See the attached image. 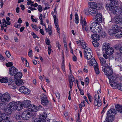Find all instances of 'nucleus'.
<instances>
[{
  "mask_svg": "<svg viewBox=\"0 0 122 122\" xmlns=\"http://www.w3.org/2000/svg\"><path fill=\"white\" fill-rule=\"evenodd\" d=\"M114 26V25H113L112 27V29H110L109 30L108 33L109 35H114V32L115 30L113 29V28Z\"/></svg>",
  "mask_w": 122,
  "mask_h": 122,
  "instance_id": "38",
  "label": "nucleus"
},
{
  "mask_svg": "<svg viewBox=\"0 0 122 122\" xmlns=\"http://www.w3.org/2000/svg\"><path fill=\"white\" fill-rule=\"evenodd\" d=\"M94 69L95 72L97 74H98L99 73V71L98 67L97 66H94Z\"/></svg>",
  "mask_w": 122,
  "mask_h": 122,
  "instance_id": "46",
  "label": "nucleus"
},
{
  "mask_svg": "<svg viewBox=\"0 0 122 122\" xmlns=\"http://www.w3.org/2000/svg\"><path fill=\"white\" fill-rule=\"evenodd\" d=\"M113 29L115 30L114 36L117 37H120L122 36V30L120 27L117 25H114Z\"/></svg>",
  "mask_w": 122,
  "mask_h": 122,
  "instance_id": "4",
  "label": "nucleus"
},
{
  "mask_svg": "<svg viewBox=\"0 0 122 122\" xmlns=\"http://www.w3.org/2000/svg\"><path fill=\"white\" fill-rule=\"evenodd\" d=\"M15 117L17 119H19L21 117V116L19 114H16Z\"/></svg>",
  "mask_w": 122,
  "mask_h": 122,
  "instance_id": "61",
  "label": "nucleus"
},
{
  "mask_svg": "<svg viewBox=\"0 0 122 122\" xmlns=\"http://www.w3.org/2000/svg\"><path fill=\"white\" fill-rule=\"evenodd\" d=\"M97 8L98 9L101 10L103 7V5L102 4L98 3L97 4Z\"/></svg>",
  "mask_w": 122,
  "mask_h": 122,
  "instance_id": "43",
  "label": "nucleus"
},
{
  "mask_svg": "<svg viewBox=\"0 0 122 122\" xmlns=\"http://www.w3.org/2000/svg\"><path fill=\"white\" fill-rule=\"evenodd\" d=\"M29 111L33 112H36L38 111V108L36 106L33 105H31L30 107L28 108Z\"/></svg>",
  "mask_w": 122,
  "mask_h": 122,
  "instance_id": "19",
  "label": "nucleus"
},
{
  "mask_svg": "<svg viewBox=\"0 0 122 122\" xmlns=\"http://www.w3.org/2000/svg\"><path fill=\"white\" fill-rule=\"evenodd\" d=\"M57 12L56 11V9L55 8L54 9V11H52L51 13V14L53 16V17H56V15L57 14Z\"/></svg>",
  "mask_w": 122,
  "mask_h": 122,
  "instance_id": "44",
  "label": "nucleus"
},
{
  "mask_svg": "<svg viewBox=\"0 0 122 122\" xmlns=\"http://www.w3.org/2000/svg\"><path fill=\"white\" fill-rule=\"evenodd\" d=\"M87 68H88L87 66H85L83 69V71L85 73H87L88 72Z\"/></svg>",
  "mask_w": 122,
  "mask_h": 122,
  "instance_id": "60",
  "label": "nucleus"
},
{
  "mask_svg": "<svg viewBox=\"0 0 122 122\" xmlns=\"http://www.w3.org/2000/svg\"><path fill=\"white\" fill-rule=\"evenodd\" d=\"M55 26L57 32L60 35V28L58 25V20L56 17H53Z\"/></svg>",
  "mask_w": 122,
  "mask_h": 122,
  "instance_id": "16",
  "label": "nucleus"
},
{
  "mask_svg": "<svg viewBox=\"0 0 122 122\" xmlns=\"http://www.w3.org/2000/svg\"><path fill=\"white\" fill-rule=\"evenodd\" d=\"M31 26L32 28L33 29L35 30L36 31H38L39 29L37 27V26L36 25H34L33 24H31Z\"/></svg>",
  "mask_w": 122,
  "mask_h": 122,
  "instance_id": "45",
  "label": "nucleus"
},
{
  "mask_svg": "<svg viewBox=\"0 0 122 122\" xmlns=\"http://www.w3.org/2000/svg\"><path fill=\"white\" fill-rule=\"evenodd\" d=\"M114 21L115 23H118L122 22V20L120 16H116L114 18Z\"/></svg>",
  "mask_w": 122,
  "mask_h": 122,
  "instance_id": "34",
  "label": "nucleus"
},
{
  "mask_svg": "<svg viewBox=\"0 0 122 122\" xmlns=\"http://www.w3.org/2000/svg\"><path fill=\"white\" fill-rule=\"evenodd\" d=\"M115 108L118 112L122 113V106L117 105L116 106Z\"/></svg>",
  "mask_w": 122,
  "mask_h": 122,
  "instance_id": "35",
  "label": "nucleus"
},
{
  "mask_svg": "<svg viewBox=\"0 0 122 122\" xmlns=\"http://www.w3.org/2000/svg\"><path fill=\"white\" fill-rule=\"evenodd\" d=\"M89 8L96 9L97 6V4L94 2H90L88 3Z\"/></svg>",
  "mask_w": 122,
  "mask_h": 122,
  "instance_id": "20",
  "label": "nucleus"
},
{
  "mask_svg": "<svg viewBox=\"0 0 122 122\" xmlns=\"http://www.w3.org/2000/svg\"><path fill=\"white\" fill-rule=\"evenodd\" d=\"M51 48V46H49L48 47V53L49 55L50 54V53H51L52 51V50Z\"/></svg>",
  "mask_w": 122,
  "mask_h": 122,
  "instance_id": "50",
  "label": "nucleus"
},
{
  "mask_svg": "<svg viewBox=\"0 0 122 122\" xmlns=\"http://www.w3.org/2000/svg\"><path fill=\"white\" fill-rule=\"evenodd\" d=\"M80 19V23L82 25V29L84 30L85 28V26H86V19L84 18L83 21V17L82 16H81Z\"/></svg>",
  "mask_w": 122,
  "mask_h": 122,
  "instance_id": "22",
  "label": "nucleus"
},
{
  "mask_svg": "<svg viewBox=\"0 0 122 122\" xmlns=\"http://www.w3.org/2000/svg\"><path fill=\"white\" fill-rule=\"evenodd\" d=\"M17 71V69L14 66L10 67L9 70V74L10 76H13Z\"/></svg>",
  "mask_w": 122,
  "mask_h": 122,
  "instance_id": "13",
  "label": "nucleus"
},
{
  "mask_svg": "<svg viewBox=\"0 0 122 122\" xmlns=\"http://www.w3.org/2000/svg\"><path fill=\"white\" fill-rule=\"evenodd\" d=\"M90 30L93 33H99L102 30V28L100 24L97 22L92 23L90 26Z\"/></svg>",
  "mask_w": 122,
  "mask_h": 122,
  "instance_id": "2",
  "label": "nucleus"
},
{
  "mask_svg": "<svg viewBox=\"0 0 122 122\" xmlns=\"http://www.w3.org/2000/svg\"><path fill=\"white\" fill-rule=\"evenodd\" d=\"M117 87L119 90L122 91V83H121L117 85Z\"/></svg>",
  "mask_w": 122,
  "mask_h": 122,
  "instance_id": "48",
  "label": "nucleus"
},
{
  "mask_svg": "<svg viewBox=\"0 0 122 122\" xmlns=\"http://www.w3.org/2000/svg\"><path fill=\"white\" fill-rule=\"evenodd\" d=\"M37 9L38 11L40 12H41L43 10L42 8L41 5H39Z\"/></svg>",
  "mask_w": 122,
  "mask_h": 122,
  "instance_id": "54",
  "label": "nucleus"
},
{
  "mask_svg": "<svg viewBox=\"0 0 122 122\" xmlns=\"http://www.w3.org/2000/svg\"><path fill=\"white\" fill-rule=\"evenodd\" d=\"M41 104L43 105L46 106L47 105L48 103V101L46 98V96L42 94L41 95Z\"/></svg>",
  "mask_w": 122,
  "mask_h": 122,
  "instance_id": "10",
  "label": "nucleus"
},
{
  "mask_svg": "<svg viewBox=\"0 0 122 122\" xmlns=\"http://www.w3.org/2000/svg\"><path fill=\"white\" fill-rule=\"evenodd\" d=\"M30 113L29 111L26 110L24 111L22 113L21 117L24 119L28 120L30 117Z\"/></svg>",
  "mask_w": 122,
  "mask_h": 122,
  "instance_id": "9",
  "label": "nucleus"
},
{
  "mask_svg": "<svg viewBox=\"0 0 122 122\" xmlns=\"http://www.w3.org/2000/svg\"><path fill=\"white\" fill-rule=\"evenodd\" d=\"M10 98V94L7 92L3 94L0 97V100L3 102H9Z\"/></svg>",
  "mask_w": 122,
  "mask_h": 122,
  "instance_id": "5",
  "label": "nucleus"
},
{
  "mask_svg": "<svg viewBox=\"0 0 122 122\" xmlns=\"http://www.w3.org/2000/svg\"><path fill=\"white\" fill-rule=\"evenodd\" d=\"M13 65L12 62H9L6 64V66L7 67H10L12 66Z\"/></svg>",
  "mask_w": 122,
  "mask_h": 122,
  "instance_id": "55",
  "label": "nucleus"
},
{
  "mask_svg": "<svg viewBox=\"0 0 122 122\" xmlns=\"http://www.w3.org/2000/svg\"><path fill=\"white\" fill-rule=\"evenodd\" d=\"M99 59L102 65L103 66V68L104 67V66H106V65L105 64V63L106 62V60L102 57H100Z\"/></svg>",
  "mask_w": 122,
  "mask_h": 122,
  "instance_id": "36",
  "label": "nucleus"
},
{
  "mask_svg": "<svg viewBox=\"0 0 122 122\" xmlns=\"http://www.w3.org/2000/svg\"><path fill=\"white\" fill-rule=\"evenodd\" d=\"M106 33L104 32H102L101 34V36L103 37H104L106 36Z\"/></svg>",
  "mask_w": 122,
  "mask_h": 122,
  "instance_id": "62",
  "label": "nucleus"
},
{
  "mask_svg": "<svg viewBox=\"0 0 122 122\" xmlns=\"http://www.w3.org/2000/svg\"><path fill=\"white\" fill-rule=\"evenodd\" d=\"M14 76V78L17 80L22 77V74L21 72H19L16 73H15Z\"/></svg>",
  "mask_w": 122,
  "mask_h": 122,
  "instance_id": "24",
  "label": "nucleus"
},
{
  "mask_svg": "<svg viewBox=\"0 0 122 122\" xmlns=\"http://www.w3.org/2000/svg\"><path fill=\"white\" fill-rule=\"evenodd\" d=\"M5 54L6 56L8 58L10 57V53L9 51H6L5 52Z\"/></svg>",
  "mask_w": 122,
  "mask_h": 122,
  "instance_id": "52",
  "label": "nucleus"
},
{
  "mask_svg": "<svg viewBox=\"0 0 122 122\" xmlns=\"http://www.w3.org/2000/svg\"><path fill=\"white\" fill-rule=\"evenodd\" d=\"M60 94L59 92H57L56 94V97L58 99H59L60 98Z\"/></svg>",
  "mask_w": 122,
  "mask_h": 122,
  "instance_id": "64",
  "label": "nucleus"
},
{
  "mask_svg": "<svg viewBox=\"0 0 122 122\" xmlns=\"http://www.w3.org/2000/svg\"><path fill=\"white\" fill-rule=\"evenodd\" d=\"M28 55L30 57H32V50H30L28 53Z\"/></svg>",
  "mask_w": 122,
  "mask_h": 122,
  "instance_id": "57",
  "label": "nucleus"
},
{
  "mask_svg": "<svg viewBox=\"0 0 122 122\" xmlns=\"http://www.w3.org/2000/svg\"><path fill=\"white\" fill-rule=\"evenodd\" d=\"M69 81H71L72 82L75 81V79L73 76H71L69 78Z\"/></svg>",
  "mask_w": 122,
  "mask_h": 122,
  "instance_id": "51",
  "label": "nucleus"
},
{
  "mask_svg": "<svg viewBox=\"0 0 122 122\" xmlns=\"http://www.w3.org/2000/svg\"><path fill=\"white\" fill-rule=\"evenodd\" d=\"M108 77L109 80V81H116L117 78L116 75L113 74H112L111 75L108 76Z\"/></svg>",
  "mask_w": 122,
  "mask_h": 122,
  "instance_id": "23",
  "label": "nucleus"
},
{
  "mask_svg": "<svg viewBox=\"0 0 122 122\" xmlns=\"http://www.w3.org/2000/svg\"><path fill=\"white\" fill-rule=\"evenodd\" d=\"M82 48L84 49V50L85 53H91L92 52L91 49L88 47V46H82Z\"/></svg>",
  "mask_w": 122,
  "mask_h": 122,
  "instance_id": "25",
  "label": "nucleus"
},
{
  "mask_svg": "<svg viewBox=\"0 0 122 122\" xmlns=\"http://www.w3.org/2000/svg\"><path fill=\"white\" fill-rule=\"evenodd\" d=\"M21 60H22V62L24 63V61H27V60L25 59V58L22 57H21Z\"/></svg>",
  "mask_w": 122,
  "mask_h": 122,
  "instance_id": "59",
  "label": "nucleus"
},
{
  "mask_svg": "<svg viewBox=\"0 0 122 122\" xmlns=\"http://www.w3.org/2000/svg\"><path fill=\"white\" fill-rule=\"evenodd\" d=\"M114 118V117L111 116L109 115H107L106 120L107 122H112L113 121Z\"/></svg>",
  "mask_w": 122,
  "mask_h": 122,
  "instance_id": "28",
  "label": "nucleus"
},
{
  "mask_svg": "<svg viewBox=\"0 0 122 122\" xmlns=\"http://www.w3.org/2000/svg\"><path fill=\"white\" fill-rule=\"evenodd\" d=\"M22 102L20 101H18L15 102V109L18 110H20L23 108Z\"/></svg>",
  "mask_w": 122,
  "mask_h": 122,
  "instance_id": "12",
  "label": "nucleus"
},
{
  "mask_svg": "<svg viewBox=\"0 0 122 122\" xmlns=\"http://www.w3.org/2000/svg\"><path fill=\"white\" fill-rule=\"evenodd\" d=\"M15 102H12L10 103L9 104V107L11 108L12 110H14L15 109Z\"/></svg>",
  "mask_w": 122,
  "mask_h": 122,
  "instance_id": "27",
  "label": "nucleus"
},
{
  "mask_svg": "<svg viewBox=\"0 0 122 122\" xmlns=\"http://www.w3.org/2000/svg\"><path fill=\"white\" fill-rule=\"evenodd\" d=\"M75 22L76 24H78L79 22V19L78 18V15L77 14L75 13Z\"/></svg>",
  "mask_w": 122,
  "mask_h": 122,
  "instance_id": "41",
  "label": "nucleus"
},
{
  "mask_svg": "<svg viewBox=\"0 0 122 122\" xmlns=\"http://www.w3.org/2000/svg\"><path fill=\"white\" fill-rule=\"evenodd\" d=\"M19 91L21 93L27 94H29L30 92V90L24 86L21 87L19 89Z\"/></svg>",
  "mask_w": 122,
  "mask_h": 122,
  "instance_id": "11",
  "label": "nucleus"
},
{
  "mask_svg": "<svg viewBox=\"0 0 122 122\" xmlns=\"http://www.w3.org/2000/svg\"><path fill=\"white\" fill-rule=\"evenodd\" d=\"M115 48L117 50H119L121 53H122V46H116Z\"/></svg>",
  "mask_w": 122,
  "mask_h": 122,
  "instance_id": "47",
  "label": "nucleus"
},
{
  "mask_svg": "<svg viewBox=\"0 0 122 122\" xmlns=\"http://www.w3.org/2000/svg\"><path fill=\"white\" fill-rule=\"evenodd\" d=\"M85 84L87 85H88L89 83L88 78V77H86V78L85 79Z\"/></svg>",
  "mask_w": 122,
  "mask_h": 122,
  "instance_id": "58",
  "label": "nucleus"
},
{
  "mask_svg": "<svg viewBox=\"0 0 122 122\" xmlns=\"http://www.w3.org/2000/svg\"><path fill=\"white\" fill-rule=\"evenodd\" d=\"M2 119V120H6L8 119V117H7L6 115L5 114L2 113L1 114V116H0Z\"/></svg>",
  "mask_w": 122,
  "mask_h": 122,
  "instance_id": "40",
  "label": "nucleus"
},
{
  "mask_svg": "<svg viewBox=\"0 0 122 122\" xmlns=\"http://www.w3.org/2000/svg\"><path fill=\"white\" fill-rule=\"evenodd\" d=\"M10 24V22H6L5 19H3L2 20V24L1 26H3L6 27L7 26L6 24L7 25H9Z\"/></svg>",
  "mask_w": 122,
  "mask_h": 122,
  "instance_id": "32",
  "label": "nucleus"
},
{
  "mask_svg": "<svg viewBox=\"0 0 122 122\" xmlns=\"http://www.w3.org/2000/svg\"><path fill=\"white\" fill-rule=\"evenodd\" d=\"M8 79L7 77H2L0 79V82L2 83H5L7 82Z\"/></svg>",
  "mask_w": 122,
  "mask_h": 122,
  "instance_id": "33",
  "label": "nucleus"
},
{
  "mask_svg": "<svg viewBox=\"0 0 122 122\" xmlns=\"http://www.w3.org/2000/svg\"><path fill=\"white\" fill-rule=\"evenodd\" d=\"M116 110L114 109H111L107 112V115H109L110 116L113 117H114V115L115 114Z\"/></svg>",
  "mask_w": 122,
  "mask_h": 122,
  "instance_id": "21",
  "label": "nucleus"
},
{
  "mask_svg": "<svg viewBox=\"0 0 122 122\" xmlns=\"http://www.w3.org/2000/svg\"><path fill=\"white\" fill-rule=\"evenodd\" d=\"M23 106L25 107H30L31 104V102L29 100H26L22 102Z\"/></svg>",
  "mask_w": 122,
  "mask_h": 122,
  "instance_id": "18",
  "label": "nucleus"
},
{
  "mask_svg": "<svg viewBox=\"0 0 122 122\" xmlns=\"http://www.w3.org/2000/svg\"><path fill=\"white\" fill-rule=\"evenodd\" d=\"M88 63L90 66H93L94 67L97 66V64L95 59L93 58L90 61L88 62Z\"/></svg>",
  "mask_w": 122,
  "mask_h": 122,
  "instance_id": "15",
  "label": "nucleus"
},
{
  "mask_svg": "<svg viewBox=\"0 0 122 122\" xmlns=\"http://www.w3.org/2000/svg\"><path fill=\"white\" fill-rule=\"evenodd\" d=\"M45 28L46 31L50 35H51L52 34L51 26H49L48 28L47 29L46 26H45Z\"/></svg>",
  "mask_w": 122,
  "mask_h": 122,
  "instance_id": "37",
  "label": "nucleus"
},
{
  "mask_svg": "<svg viewBox=\"0 0 122 122\" xmlns=\"http://www.w3.org/2000/svg\"><path fill=\"white\" fill-rule=\"evenodd\" d=\"M88 11L89 14L93 16H95L98 13L97 10L95 8H89Z\"/></svg>",
  "mask_w": 122,
  "mask_h": 122,
  "instance_id": "14",
  "label": "nucleus"
},
{
  "mask_svg": "<svg viewBox=\"0 0 122 122\" xmlns=\"http://www.w3.org/2000/svg\"><path fill=\"white\" fill-rule=\"evenodd\" d=\"M96 15L95 21L99 23H101L102 21V15L100 13H97Z\"/></svg>",
  "mask_w": 122,
  "mask_h": 122,
  "instance_id": "17",
  "label": "nucleus"
},
{
  "mask_svg": "<svg viewBox=\"0 0 122 122\" xmlns=\"http://www.w3.org/2000/svg\"><path fill=\"white\" fill-rule=\"evenodd\" d=\"M12 111L13 110H12L11 108L8 107L6 109L5 112L7 113V114H10L11 113Z\"/></svg>",
  "mask_w": 122,
  "mask_h": 122,
  "instance_id": "42",
  "label": "nucleus"
},
{
  "mask_svg": "<svg viewBox=\"0 0 122 122\" xmlns=\"http://www.w3.org/2000/svg\"><path fill=\"white\" fill-rule=\"evenodd\" d=\"M91 37L93 40H99L100 39V36L96 34H92Z\"/></svg>",
  "mask_w": 122,
  "mask_h": 122,
  "instance_id": "29",
  "label": "nucleus"
},
{
  "mask_svg": "<svg viewBox=\"0 0 122 122\" xmlns=\"http://www.w3.org/2000/svg\"><path fill=\"white\" fill-rule=\"evenodd\" d=\"M31 35L33 36V37L34 38H36L37 37L36 35L33 32H32L31 33Z\"/></svg>",
  "mask_w": 122,
  "mask_h": 122,
  "instance_id": "63",
  "label": "nucleus"
},
{
  "mask_svg": "<svg viewBox=\"0 0 122 122\" xmlns=\"http://www.w3.org/2000/svg\"><path fill=\"white\" fill-rule=\"evenodd\" d=\"M84 57L87 60H89L92 57V52L91 53H84Z\"/></svg>",
  "mask_w": 122,
  "mask_h": 122,
  "instance_id": "30",
  "label": "nucleus"
},
{
  "mask_svg": "<svg viewBox=\"0 0 122 122\" xmlns=\"http://www.w3.org/2000/svg\"><path fill=\"white\" fill-rule=\"evenodd\" d=\"M109 83L112 87H113L114 88L117 87L118 84L116 80L114 81H109Z\"/></svg>",
  "mask_w": 122,
  "mask_h": 122,
  "instance_id": "26",
  "label": "nucleus"
},
{
  "mask_svg": "<svg viewBox=\"0 0 122 122\" xmlns=\"http://www.w3.org/2000/svg\"><path fill=\"white\" fill-rule=\"evenodd\" d=\"M92 43L94 46H99V43L96 41H93L92 42Z\"/></svg>",
  "mask_w": 122,
  "mask_h": 122,
  "instance_id": "49",
  "label": "nucleus"
},
{
  "mask_svg": "<svg viewBox=\"0 0 122 122\" xmlns=\"http://www.w3.org/2000/svg\"><path fill=\"white\" fill-rule=\"evenodd\" d=\"M15 83L16 84L19 86L22 85L24 84L23 81L21 80H17L16 81Z\"/></svg>",
  "mask_w": 122,
  "mask_h": 122,
  "instance_id": "39",
  "label": "nucleus"
},
{
  "mask_svg": "<svg viewBox=\"0 0 122 122\" xmlns=\"http://www.w3.org/2000/svg\"><path fill=\"white\" fill-rule=\"evenodd\" d=\"M62 69L64 71H65V64L64 63V61H63L61 67Z\"/></svg>",
  "mask_w": 122,
  "mask_h": 122,
  "instance_id": "56",
  "label": "nucleus"
},
{
  "mask_svg": "<svg viewBox=\"0 0 122 122\" xmlns=\"http://www.w3.org/2000/svg\"><path fill=\"white\" fill-rule=\"evenodd\" d=\"M103 51H105V53L108 55H111L113 53V49L110 46H103Z\"/></svg>",
  "mask_w": 122,
  "mask_h": 122,
  "instance_id": "6",
  "label": "nucleus"
},
{
  "mask_svg": "<svg viewBox=\"0 0 122 122\" xmlns=\"http://www.w3.org/2000/svg\"><path fill=\"white\" fill-rule=\"evenodd\" d=\"M47 117V114L44 112L41 115H39V120L38 119H36L34 121V122H49V120H45Z\"/></svg>",
  "mask_w": 122,
  "mask_h": 122,
  "instance_id": "3",
  "label": "nucleus"
},
{
  "mask_svg": "<svg viewBox=\"0 0 122 122\" xmlns=\"http://www.w3.org/2000/svg\"><path fill=\"white\" fill-rule=\"evenodd\" d=\"M102 70L104 72L105 75L108 76L112 74L113 72L112 68L108 66H104V67L103 68Z\"/></svg>",
  "mask_w": 122,
  "mask_h": 122,
  "instance_id": "7",
  "label": "nucleus"
},
{
  "mask_svg": "<svg viewBox=\"0 0 122 122\" xmlns=\"http://www.w3.org/2000/svg\"><path fill=\"white\" fill-rule=\"evenodd\" d=\"M76 43L78 45H80L81 46H86L87 45L86 43L84 41L79 40L78 41H76Z\"/></svg>",
  "mask_w": 122,
  "mask_h": 122,
  "instance_id": "31",
  "label": "nucleus"
},
{
  "mask_svg": "<svg viewBox=\"0 0 122 122\" xmlns=\"http://www.w3.org/2000/svg\"><path fill=\"white\" fill-rule=\"evenodd\" d=\"M94 104L98 107H100L102 105V101L100 99L99 95L97 94H95L94 97Z\"/></svg>",
  "mask_w": 122,
  "mask_h": 122,
  "instance_id": "8",
  "label": "nucleus"
},
{
  "mask_svg": "<svg viewBox=\"0 0 122 122\" xmlns=\"http://www.w3.org/2000/svg\"><path fill=\"white\" fill-rule=\"evenodd\" d=\"M45 41L47 45H49L50 44V42L47 38H46L45 39Z\"/></svg>",
  "mask_w": 122,
  "mask_h": 122,
  "instance_id": "53",
  "label": "nucleus"
},
{
  "mask_svg": "<svg viewBox=\"0 0 122 122\" xmlns=\"http://www.w3.org/2000/svg\"><path fill=\"white\" fill-rule=\"evenodd\" d=\"M107 9L110 12L117 15L122 12V5L115 6L112 3L107 5Z\"/></svg>",
  "mask_w": 122,
  "mask_h": 122,
  "instance_id": "1",
  "label": "nucleus"
}]
</instances>
